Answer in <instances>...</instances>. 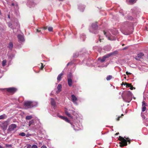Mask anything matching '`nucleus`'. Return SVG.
Here are the masks:
<instances>
[{
  "label": "nucleus",
  "mask_w": 148,
  "mask_h": 148,
  "mask_svg": "<svg viewBox=\"0 0 148 148\" xmlns=\"http://www.w3.org/2000/svg\"><path fill=\"white\" fill-rule=\"evenodd\" d=\"M123 101L126 102H130L132 99V94L130 91H124L121 95Z\"/></svg>",
  "instance_id": "nucleus-1"
},
{
  "label": "nucleus",
  "mask_w": 148,
  "mask_h": 148,
  "mask_svg": "<svg viewBox=\"0 0 148 148\" xmlns=\"http://www.w3.org/2000/svg\"><path fill=\"white\" fill-rule=\"evenodd\" d=\"M119 140L121 141L120 142V146L122 147L124 146H126L127 145V142H129V144L130 143V139L128 138H124L121 136H119Z\"/></svg>",
  "instance_id": "nucleus-2"
},
{
  "label": "nucleus",
  "mask_w": 148,
  "mask_h": 148,
  "mask_svg": "<svg viewBox=\"0 0 148 148\" xmlns=\"http://www.w3.org/2000/svg\"><path fill=\"white\" fill-rule=\"evenodd\" d=\"M38 105L37 102L30 101H25L24 103V106L27 108L36 107Z\"/></svg>",
  "instance_id": "nucleus-3"
},
{
  "label": "nucleus",
  "mask_w": 148,
  "mask_h": 148,
  "mask_svg": "<svg viewBox=\"0 0 148 148\" xmlns=\"http://www.w3.org/2000/svg\"><path fill=\"white\" fill-rule=\"evenodd\" d=\"M49 112L53 116L59 117L64 120L66 121L69 123H70V121L69 120L68 118L62 116H60L59 113H57L56 112H53V111H52V112Z\"/></svg>",
  "instance_id": "nucleus-4"
},
{
  "label": "nucleus",
  "mask_w": 148,
  "mask_h": 148,
  "mask_svg": "<svg viewBox=\"0 0 148 148\" xmlns=\"http://www.w3.org/2000/svg\"><path fill=\"white\" fill-rule=\"evenodd\" d=\"M98 25L97 23L92 24L91 27L89 28V31L90 32L95 34L97 33V29Z\"/></svg>",
  "instance_id": "nucleus-5"
},
{
  "label": "nucleus",
  "mask_w": 148,
  "mask_h": 148,
  "mask_svg": "<svg viewBox=\"0 0 148 148\" xmlns=\"http://www.w3.org/2000/svg\"><path fill=\"white\" fill-rule=\"evenodd\" d=\"M116 53V52L114 51L113 52H111L108 54H107L104 56L102 58L100 57L98 59V61H100L101 62H104L107 58H108L111 56Z\"/></svg>",
  "instance_id": "nucleus-6"
},
{
  "label": "nucleus",
  "mask_w": 148,
  "mask_h": 148,
  "mask_svg": "<svg viewBox=\"0 0 148 148\" xmlns=\"http://www.w3.org/2000/svg\"><path fill=\"white\" fill-rule=\"evenodd\" d=\"M65 113L67 116L71 119H73V117L71 116V114L75 116L77 115V113L75 111L70 110H68L66 108L65 109Z\"/></svg>",
  "instance_id": "nucleus-7"
},
{
  "label": "nucleus",
  "mask_w": 148,
  "mask_h": 148,
  "mask_svg": "<svg viewBox=\"0 0 148 148\" xmlns=\"http://www.w3.org/2000/svg\"><path fill=\"white\" fill-rule=\"evenodd\" d=\"M72 127L73 128L74 130L75 131H78L81 130L82 128V125L81 123L79 121V123H77L75 124V125H71Z\"/></svg>",
  "instance_id": "nucleus-8"
},
{
  "label": "nucleus",
  "mask_w": 148,
  "mask_h": 148,
  "mask_svg": "<svg viewBox=\"0 0 148 148\" xmlns=\"http://www.w3.org/2000/svg\"><path fill=\"white\" fill-rule=\"evenodd\" d=\"M103 33L104 35L108 38V39L111 40H115V38L113 37L111 35L109 31H103Z\"/></svg>",
  "instance_id": "nucleus-9"
},
{
  "label": "nucleus",
  "mask_w": 148,
  "mask_h": 148,
  "mask_svg": "<svg viewBox=\"0 0 148 148\" xmlns=\"http://www.w3.org/2000/svg\"><path fill=\"white\" fill-rule=\"evenodd\" d=\"M16 125L14 124H12L10 125L8 129V131L9 132L14 131L17 127Z\"/></svg>",
  "instance_id": "nucleus-10"
},
{
  "label": "nucleus",
  "mask_w": 148,
  "mask_h": 148,
  "mask_svg": "<svg viewBox=\"0 0 148 148\" xmlns=\"http://www.w3.org/2000/svg\"><path fill=\"white\" fill-rule=\"evenodd\" d=\"M17 38L18 41L20 42H24L25 40L24 35L23 34L18 35L17 36Z\"/></svg>",
  "instance_id": "nucleus-11"
},
{
  "label": "nucleus",
  "mask_w": 148,
  "mask_h": 148,
  "mask_svg": "<svg viewBox=\"0 0 148 148\" xmlns=\"http://www.w3.org/2000/svg\"><path fill=\"white\" fill-rule=\"evenodd\" d=\"M27 4V6L30 8L34 7L35 5V4L33 1H28Z\"/></svg>",
  "instance_id": "nucleus-12"
},
{
  "label": "nucleus",
  "mask_w": 148,
  "mask_h": 148,
  "mask_svg": "<svg viewBox=\"0 0 148 148\" xmlns=\"http://www.w3.org/2000/svg\"><path fill=\"white\" fill-rule=\"evenodd\" d=\"M71 100L75 104L77 105V103L76 101L77 100V98L74 95H72L71 96Z\"/></svg>",
  "instance_id": "nucleus-13"
},
{
  "label": "nucleus",
  "mask_w": 148,
  "mask_h": 148,
  "mask_svg": "<svg viewBox=\"0 0 148 148\" xmlns=\"http://www.w3.org/2000/svg\"><path fill=\"white\" fill-rule=\"evenodd\" d=\"M144 56V54L142 53H140L137 55V56H136L135 58V59L137 60H138L139 59V58H142V57Z\"/></svg>",
  "instance_id": "nucleus-14"
},
{
  "label": "nucleus",
  "mask_w": 148,
  "mask_h": 148,
  "mask_svg": "<svg viewBox=\"0 0 148 148\" xmlns=\"http://www.w3.org/2000/svg\"><path fill=\"white\" fill-rule=\"evenodd\" d=\"M7 91L10 92H15L16 89L14 88H9L6 89Z\"/></svg>",
  "instance_id": "nucleus-15"
},
{
  "label": "nucleus",
  "mask_w": 148,
  "mask_h": 148,
  "mask_svg": "<svg viewBox=\"0 0 148 148\" xmlns=\"http://www.w3.org/2000/svg\"><path fill=\"white\" fill-rule=\"evenodd\" d=\"M78 9L81 12H83L85 8V6L82 4H79L78 6Z\"/></svg>",
  "instance_id": "nucleus-16"
},
{
  "label": "nucleus",
  "mask_w": 148,
  "mask_h": 148,
  "mask_svg": "<svg viewBox=\"0 0 148 148\" xmlns=\"http://www.w3.org/2000/svg\"><path fill=\"white\" fill-rule=\"evenodd\" d=\"M110 31L111 32L112 34L114 35H116L118 34V31L116 29H114L112 30H110Z\"/></svg>",
  "instance_id": "nucleus-17"
},
{
  "label": "nucleus",
  "mask_w": 148,
  "mask_h": 148,
  "mask_svg": "<svg viewBox=\"0 0 148 148\" xmlns=\"http://www.w3.org/2000/svg\"><path fill=\"white\" fill-rule=\"evenodd\" d=\"M51 105L53 106V108H54V109H55V107L56 106V102L52 98H51Z\"/></svg>",
  "instance_id": "nucleus-18"
},
{
  "label": "nucleus",
  "mask_w": 148,
  "mask_h": 148,
  "mask_svg": "<svg viewBox=\"0 0 148 148\" xmlns=\"http://www.w3.org/2000/svg\"><path fill=\"white\" fill-rule=\"evenodd\" d=\"M62 85L60 84H59L58 85V87H57V89L58 90L56 91V93H58L59 92H60L62 90Z\"/></svg>",
  "instance_id": "nucleus-19"
},
{
  "label": "nucleus",
  "mask_w": 148,
  "mask_h": 148,
  "mask_svg": "<svg viewBox=\"0 0 148 148\" xmlns=\"http://www.w3.org/2000/svg\"><path fill=\"white\" fill-rule=\"evenodd\" d=\"M122 33L125 35H129L132 34V31H123Z\"/></svg>",
  "instance_id": "nucleus-20"
},
{
  "label": "nucleus",
  "mask_w": 148,
  "mask_h": 148,
  "mask_svg": "<svg viewBox=\"0 0 148 148\" xmlns=\"http://www.w3.org/2000/svg\"><path fill=\"white\" fill-rule=\"evenodd\" d=\"M146 103L144 101H143L142 102V111L144 112L146 109L145 107Z\"/></svg>",
  "instance_id": "nucleus-21"
},
{
  "label": "nucleus",
  "mask_w": 148,
  "mask_h": 148,
  "mask_svg": "<svg viewBox=\"0 0 148 148\" xmlns=\"http://www.w3.org/2000/svg\"><path fill=\"white\" fill-rule=\"evenodd\" d=\"M27 148H38L37 146L33 145L32 146L31 145L28 144L27 145Z\"/></svg>",
  "instance_id": "nucleus-22"
},
{
  "label": "nucleus",
  "mask_w": 148,
  "mask_h": 148,
  "mask_svg": "<svg viewBox=\"0 0 148 148\" xmlns=\"http://www.w3.org/2000/svg\"><path fill=\"white\" fill-rule=\"evenodd\" d=\"M63 75V73H61L58 75V77L57 78V79L58 81L59 82L61 80L62 78V76Z\"/></svg>",
  "instance_id": "nucleus-23"
},
{
  "label": "nucleus",
  "mask_w": 148,
  "mask_h": 148,
  "mask_svg": "<svg viewBox=\"0 0 148 148\" xmlns=\"http://www.w3.org/2000/svg\"><path fill=\"white\" fill-rule=\"evenodd\" d=\"M86 38L85 35L84 34H82L80 35V38L81 40H82L83 41H84L85 39Z\"/></svg>",
  "instance_id": "nucleus-24"
},
{
  "label": "nucleus",
  "mask_w": 148,
  "mask_h": 148,
  "mask_svg": "<svg viewBox=\"0 0 148 148\" xmlns=\"http://www.w3.org/2000/svg\"><path fill=\"white\" fill-rule=\"evenodd\" d=\"M7 117V116L5 114H3V115L0 116V120L5 119Z\"/></svg>",
  "instance_id": "nucleus-25"
},
{
  "label": "nucleus",
  "mask_w": 148,
  "mask_h": 148,
  "mask_svg": "<svg viewBox=\"0 0 148 148\" xmlns=\"http://www.w3.org/2000/svg\"><path fill=\"white\" fill-rule=\"evenodd\" d=\"M68 85L71 87L72 86V79H68Z\"/></svg>",
  "instance_id": "nucleus-26"
},
{
  "label": "nucleus",
  "mask_w": 148,
  "mask_h": 148,
  "mask_svg": "<svg viewBox=\"0 0 148 148\" xmlns=\"http://www.w3.org/2000/svg\"><path fill=\"white\" fill-rule=\"evenodd\" d=\"M104 49L106 51H109L111 49V47L110 45H107L105 47Z\"/></svg>",
  "instance_id": "nucleus-27"
},
{
  "label": "nucleus",
  "mask_w": 148,
  "mask_h": 148,
  "mask_svg": "<svg viewBox=\"0 0 148 148\" xmlns=\"http://www.w3.org/2000/svg\"><path fill=\"white\" fill-rule=\"evenodd\" d=\"M13 45L12 43L11 42H10L9 44L8 48L9 49L11 50L13 47Z\"/></svg>",
  "instance_id": "nucleus-28"
},
{
  "label": "nucleus",
  "mask_w": 148,
  "mask_h": 148,
  "mask_svg": "<svg viewBox=\"0 0 148 148\" xmlns=\"http://www.w3.org/2000/svg\"><path fill=\"white\" fill-rule=\"evenodd\" d=\"M32 115L27 116L25 117V119L26 120H28L32 119Z\"/></svg>",
  "instance_id": "nucleus-29"
},
{
  "label": "nucleus",
  "mask_w": 148,
  "mask_h": 148,
  "mask_svg": "<svg viewBox=\"0 0 148 148\" xmlns=\"http://www.w3.org/2000/svg\"><path fill=\"white\" fill-rule=\"evenodd\" d=\"M8 58L12 60L13 58L14 57V55L13 54H11L10 55H8Z\"/></svg>",
  "instance_id": "nucleus-30"
},
{
  "label": "nucleus",
  "mask_w": 148,
  "mask_h": 148,
  "mask_svg": "<svg viewBox=\"0 0 148 148\" xmlns=\"http://www.w3.org/2000/svg\"><path fill=\"white\" fill-rule=\"evenodd\" d=\"M79 53L78 52H76L74 53L73 55V57L74 58H77L79 57Z\"/></svg>",
  "instance_id": "nucleus-31"
},
{
  "label": "nucleus",
  "mask_w": 148,
  "mask_h": 148,
  "mask_svg": "<svg viewBox=\"0 0 148 148\" xmlns=\"http://www.w3.org/2000/svg\"><path fill=\"white\" fill-rule=\"evenodd\" d=\"M72 77V74L71 73H69L67 75L68 79H71Z\"/></svg>",
  "instance_id": "nucleus-32"
},
{
  "label": "nucleus",
  "mask_w": 148,
  "mask_h": 148,
  "mask_svg": "<svg viewBox=\"0 0 148 148\" xmlns=\"http://www.w3.org/2000/svg\"><path fill=\"white\" fill-rule=\"evenodd\" d=\"M7 62V60H3L2 61V65L3 66H5Z\"/></svg>",
  "instance_id": "nucleus-33"
},
{
  "label": "nucleus",
  "mask_w": 148,
  "mask_h": 148,
  "mask_svg": "<svg viewBox=\"0 0 148 148\" xmlns=\"http://www.w3.org/2000/svg\"><path fill=\"white\" fill-rule=\"evenodd\" d=\"M112 75H109L107 76L106 79L107 80H109L111 79L112 78Z\"/></svg>",
  "instance_id": "nucleus-34"
},
{
  "label": "nucleus",
  "mask_w": 148,
  "mask_h": 148,
  "mask_svg": "<svg viewBox=\"0 0 148 148\" xmlns=\"http://www.w3.org/2000/svg\"><path fill=\"white\" fill-rule=\"evenodd\" d=\"M34 123V121L33 120H32L31 121H30L29 122V126H30L32 125H33Z\"/></svg>",
  "instance_id": "nucleus-35"
},
{
  "label": "nucleus",
  "mask_w": 148,
  "mask_h": 148,
  "mask_svg": "<svg viewBox=\"0 0 148 148\" xmlns=\"http://www.w3.org/2000/svg\"><path fill=\"white\" fill-rule=\"evenodd\" d=\"M19 136H24L26 135L25 134L24 132H22L19 134Z\"/></svg>",
  "instance_id": "nucleus-36"
},
{
  "label": "nucleus",
  "mask_w": 148,
  "mask_h": 148,
  "mask_svg": "<svg viewBox=\"0 0 148 148\" xmlns=\"http://www.w3.org/2000/svg\"><path fill=\"white\" fill-rule=\"evenodd\" d=\"M124 23L125 24V25H127V26H131V24L129 22L127 21L125 22Z\"/></svg>",
  "instance_id": "nucleus-37"
},
{
  "label": "nucleus",
  "mask_w": 148,
  "mask_h": 148,
  "mask_svg": "<svg viewBox=\"0 0 148 148\" xmlns=\"http://www.w3.org/2000/svg\"><path fill=\"white\" fill-rule=\"evenodd\" d=\"M124 85H126V87H130L131 86V84L127 83H125Z\"/></svg>",
  "instance_id": "nucleus-38"
},
{
  "label": "nucleus",
  "mask_w": 148,
  "mask_h": 148,
  "mask_svg": "<svg viewBox=\"0 0 148 148\" xmlns=\"http://www.w3.org/2000/svg\"><path fill=\"white\" fill-rule=\"evenodd\" d=\"M73 63L72 62H69L67 64L66 66L67 67L68 66H71V65H73Z\"/></svg>",
  "instance_id": "nucleus-39"
},
{
  "label": "nucleus",
  "mask_w": 148,
  "mask_h": 148,
  "mask_svg": "<svg viewBox=\"0 0 148 148\" xmlns=\"http://www.w3.org/2000/svg\"><path fill=\"white\" fill-rule=\"evenodd\" d=\"M136 0H129V2L132 3H134L136 2Z\"/></svg>",
  "instance_id": "nucleus-40"
},
{
  "label": "nucleus",
  "mask_w": 148,
  "mask_h": 148,
  "mask_svg": "<svg viewBox=\"0 0 148 148\" xmlns=\"http://www.w3.org/2000/svg\"><path fill=\"white\" fill-rule=\"evenodd\" d=\"M12 145L11 144H5V147L7 148H10L12 147Z\"/></svg>",
  "instance_id": "nucleus-41"
},
{
  "label": "nucleus",
  "mask_w": 148,
  "mask_h": 148,
  "mask_svg": "<svg viewBox=\"0 0 148 148\" xmlns=\"http://www.w3.org/2000/svg\"><path fill=\"white\" fill-rule=\"evenodd\" d=\"M53 27H49L48 28V30L49 32H52L53 30Z\"/></svg>",
  "instance_id": "nucleus-42"
},
{
  "label": "nucleus",
  "mask_w": 148,
  "mask_h": 148,
  "mask_svg": "<svg viewBox=\"0 0 148 148\" xmlns=\"http://www.w3.org/2000/svg\"><path fill=\"white\" fill-rule=\"evenodd\" d=\"M126 18L129 20H132L133 19V18L131 16H128L127 17H126Z\"/></svg>",
  "instance_id": "nucleus-43"
},
{
  "label": "nucleus",
  "mask_w": 148,
  "mask_h": 148,
  "mask_svg": "<svg viewBox=\"0 0 148 148\" xmlns=\"http://www.w3.org/2000/svg\"><path fill=\"white\" fill-rule=\"evenodd\" d=\"M36 121L37 122V123L38 124V126H39V124H40V123L39 121V120L38 119H36Z\"/></svg>",
  "instance_id": "nucleus-44"
},
{
  "label": "nucleus",
  "mask_w": 148,
  "mask_h": 148,
  "mask_svg": "<svg viewBox=\"0 0 148 148\" xmlns=\"http://www.w3.org/2000/svg\"><path fill=\"white\" fill-rule=\"evenodd\" d=\"M41 67L40 68L41 69H42L43 68H44V66L43 65V64L42 63H41Z\"/></svg>",
  "instance_id": "nucleus-45"
},
{
  "label": "nucleus",
  "mask_w": 148,
  "mask_h": 148,
  "mask_svg": "<svg viewBox=\"0 0 148 148\" xmlns=\"http://www.w3.org/2000/svg\"><path fill=\"white\" fill-rule=\"evenodd\" d=\"M31 134H27L26 135V137H29L30 136H31Z\"/></svg>",
  "instance_id": "nucleus-46"
},
{
  "label": "nucleus",
  "mask_w": 148,
  "mask_h": 148,
  "mask_svg": "<svg viewBox=\"0 0 148 148\" xmlns=\"http://www.w3.org/2000/svg\"><path fill=\"white\" fill-rule=\"evenodd\" d=\"M130 89L131 90H133L134 89H135V88L134 87L132 86V85L130 87Z\"/></svg>",
  "instance_id": "nucleus-47"
},
{
  "label": "nucleus",
  "mask_w": 148,
  "mask_h": 148,
  "mask_svg": "<svg viewBox=\"0 0 148 148\" xmlns=\"http://www.w3.org/2000/svg\"><path fill=\"white\" fill-rule=\"evenodd\" d=\"M36 32H40L41 33H42L41 32V30H39L38 29H36Z\"/></svg>",
  "instance_id": "nucleus-48"
},
{
  "label": "nucleus",
  "mask_w": 148,
  "mask_h": 148,
  "mask_svg": "<svg viewBox=\"0 0 148 148\" xmlns=\"http://www.w3.org/2000/svg\"><path fill=\"white\" fill-rule=\"evenodd\" d=\"M40 148H47L46 146L45 145H43Z\"/></svg>",
  "instance_id": "nucleus-49"
},
{
  "label": "nucleus",
  "mask_w": 148,
  "mask_h": 148,
  "mask_svg": "<svg viewBox=\"0 0 148 148\" xmlns=\"http://www.w3.org/2000/svg\"><path fill=\"white\" fill-rule=\"evenodd\" d=\"M126 74L127 75H128L129 74H131V73H129L127 71H126Z\"/></svg>",
  "instance_id": "nucleus-50"
},
{
  "label": "nucleus",
  "mask_w": 148,
  "mask_h": 148,
  "mask_svg": "<svg viewBox=\"0 0 148 148\" xmlns=\"http://www.w3.org/2000/svg\"><path fill=\"white\" fill-rule=\"evenodd\" d=\"M98 66L99 67H103L104 66V65H98Z\"/></svg>",
  "instance_id": "nucleus-51"
},
{
  "label": "nucleus",
  "mask_w": 148,
  "mask_h": 148,
  "mask_svg": "<svg viewBox=\"0 0 148 148\" xmlns=\"http://www.w3.org/2000/svg\"><path fill=\"white\" fill-rule=\"evenodd\" d=\"M43 28L44 29L46 30L47 29V27H43Z\"/></svg>",
  "instance_id": "nucleus-52"
},
{
  "label": "nucleus",
  "mask_w": 148,
  "mask_h": 148,
  "mask_svg": "<svg viewBox=\"0 0 148 148\" xmlns=\"http://www.w3.org/2000/svg\"><path fill=\"white\" fill-rule=\"evenodd\" d=\"M16 25H17V27H17V28H18V27H19V25L17 23H16Z\"/></svg>",
  "instance_id": "nucleus-53"
},
{
  "label": "nucleus",
  "mask_w": 148,
  "mask_h": 148,
  "mask_svg": "<svg viewBox=\"0 0 148 148\" xmlns=\"http://www.w3.org/2000/svg\"><path fill=\"white\" fill-rule=\"evenodd\" d=\"M128 48V47H125L123 49V50H125Z\"/></svg>",
  "instance_id": "nucleus-54"
},
{
  "label": "nucleus",
  "mask_w": 148,
  "mask_h": 148,
  "mask_svg": "<svg viewBox=\"0 0 148 148\" xmlns=\"http://www.w3.org/2000/svg\"><path fill=\"white\" fill-rule=\"evenodd\" d=\"M121 117V116H119L118 118L116 119L117 121H119V119Z\"/></svg>",
  "instance_id": "nucleus-55"
},
{
  "label": "nucleus",
  "mask_w": 148,
  "mask_h": 148,
  "mask_svg": "<svg viewBox=\"0 0 148 148\" xmlns=\"http://www.w3.org/2000/svg\"><path fill=\"white\" fill-rule=\"evenodd\" d=\"M0 148H4V147H3L1 145H0Z\"/></svg>",
  "instance_id": "nucleus-56"
},
{
  "label": "nucleus",
  "mask_w": 148,
  "mask_h": 148,
  "mask_svg": "<svg viewBox=\"0 0 148 148\" xmlns=\"http://www.w3.org/2000/svg\"><path fill=\"white\" fill-rule=\"evenodd\" d=\"M12 25L10 24H9V26L10 27H11V26Z\"/></svg>",
  "instance_id": "nucleus-57"
},
{
  "label": "nucleus",
  "mask_w": 148,
  "mask_h": 148,
  "mask_svg": "<svg viewBox=\"0 0 148 148\" xmlns=\"http://www.w3.org/2000/svg\"><path fill=\"white\" fill-rule=\"evenodd\" d=\"M14 3H12V6H14Z\"/></svg>",
  "instance_id": "nucleus-58"
},
{
  "label": "nucleus",
  "mask_w": 148,
  "mask_h": 148,
  "mask_svg": "<svg viewBox=\"0 0 148 148\" xmlns=\"http://www.w3.org/2000/svg\"><path fill=\"white\" fill-rule=\"evenodd\" d=\"M39 144H40V145H42V143H41V142H40V143H39Z\"/></svg>",
  "instance_id": "nucleus-59"
},
{
  "label": "nucleus",
  "mask_w": 148,
  "mask_h": 148,
  "mask_svg": "<svg viewBox=\"0 0 148 148\" xmlns=\"http://www.w3.org/2000/svg\"><path fill=\"white\" fill-rule=\"evenodd\" d=\"M118 134H119V133H116V134H115V135H117Z\"/></svg>",
  "instance_id": "nucleus-60"
},
{
  "label": "nucleus",
  "mask_w": 148,
  "mask_h": 148,
  "mask_svg": "<svg viewBox=\"0 0 148 148\" xmlns=\"http://www.w3.org/2000/svg\"><path fill=\"white\" fill-rule=\"evenodd\" d=\"M125 45V44H122V46H124Z\"/></svg>",
  "instance_id": "nucleus-61"
},
{
  "label": "nucleus",
  "mask_w": 148,
  "mask_h": 148,
  "mask_svg": "<svg viewBox=\"0 0 148 148\" xmlns=\"http://www.w3.org/2000/svg\"><path fill=\"white\" fill-rule=\"evenodd\" d=\"M99 40L100 41V42H101V39L100 37L99 38Z\"/></svg>",
  "instance_id": "nucleus-62"
},
{
  "label": "nucleus",
  "mask_w": 148,
  "mask_h": 148,
  "mask_svg": "<svg viewBox=\"0 0 148 148\" xmlns=\"http://www.w3.org/2000/svg\"><path fill=\"white\" fill-rule=\"evenodd\" d=\"M121 92H119V94L120 95H121Z\"/></svg>",
  "instance_id": "nucleus-63"
},
{
  "label": "nucleus",
  "mask_w": 148,
  "mask_h": 148,
  "mask_svg": "<svg viewBox=\"0 0 148 148\" xmlns=\"http://www.w3.org/2000/svg\"><path fill=\"white\" fill-rule=\"evenodd\" d=\"M13 29L14 32V28H13Z\"/></svg>",
  "instance_id": "nucleus-64"
}]
</instances>
